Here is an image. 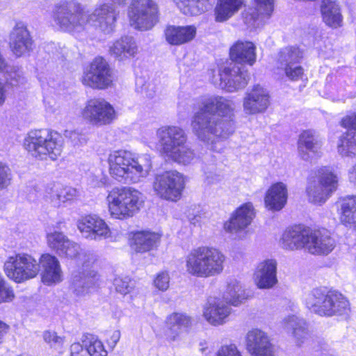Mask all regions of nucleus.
I'll list each match as a JSON object with an SVG mask.
<instances>
[{"label": "nucleus", "instance_id": "nucleus-7", "mask_svg": "<svg viewBox=\"0 0 356 356\" xmlns=\"http://www.w3.org/2000/svg\"><path fill=\"white\" fill-rule=\"evenodd\" d=\"M24 145L33 157L42 160L48 156L54 161L61 154L63 139L56 131L35 129L29 132Z\"/></svg>", "mask_w": 356, "mask_h": 356}, {"label": "nucleus", "instance_id": "nucleus-37", "mask_svg": "<svg viewBox=\"0 0 356 356\" xmlns=\"http://www.w3.org/2000/svg\"><path fill=\"white\" fill-rule=\"evenodd\" d=\"M161 236L155 232H138L133 236V249L138 252H145L156 248L160 243Z\"/></svg>", "mask_w": 356, "mask_h": 356}, {"label": "nucleus", "instance_id": "nucleus-1", "mask_svg": "<svg viewBox=\"0 0 356 356\" xmlns=\"http://www.w3.org/2000/svg\"><path fill=\"white\" fill-rule=\"evenodd\" d=\"M234 103L223 97H204L193 116L191 127L194 134L213 152H222L225 140L234 131Z\"/></svg>", "mask_w": 356, "mask_h": 356}, {"label": "nucleus", "instance_id": "nucleus-39", "mask_svg": "<svg viewBox=\"0 0 356 356\" xmlns=\"http://www.w3.org/2000/svg\"><path fill=\"white\" fill-rule=\"evenodd\" d=\"M243 0H217L214 10L215 20L225 22L232 17L241 9Z\"/></svg>", "mask_w": 356, "mask_h": 356}, {"label": "nucleus", "instance_id": "nucleus-36", "mask_svg": "<svg viewBox=\"0 0 356 356\" xmlns=\"http://www.w3.org/2000/svg\"><path fill=\"white\" fill-rule=\"evenodd\" d=\"M265 204L268 209L279 211L287 200V189L285 184L277 182L270 186L265 196Z\"/></svg>", "mask_w": 356, "mask_h": 356}, {"label": "nucleus", "instance_id": "nucleus-9", "mask_svg": "<svg viewBox=\"0 0 356 356\" xmlns=\"http://www.w3.org/2000/svg\"><path fill=\"white\" fill-rule=\"evenodd\" d=\"M40 270L39 261L28 254L10 256L4 264L6 275L17 283L35 277Z\"/></svg>", "mask_w": 356, "mask_h": 356}, {"label": "nucleus", "instance_id": "nucleus-30", "mask_svg": "<svg viewBox=\"0 0 356 356\" xmlns=\"http://www.w3.org/2000/svg\"><path fill=\"white\" fill-rule=\"evenodd\" d=\"M42 268V280L47 285L56 284L62 280L63 273L58 259L49 254H42L39 261Z\"/></svg>", "mask_w": 356, "mask_h": 356}, {"label": "nucleus", "instance_id": "nucleus-38", "mask_svg": "<svg viewBox=\"0 0 356 356\" xmlns=\"http://www.w3.org/2000/svg\"><path fill=\"white\" fill-rule=\"evenodd\" d=\"M282 325L286 332L292 333L298 345L300 346L307 338V326L303 318L296 315H290L283 319Z\"/></svg>", "mask_w": 356, "mask_h": 356}, {"label": "nucleus", "instance_id": "nucleus-45", "mask_svg": "<svg viewBox=\"0 0 356 356\" xmlns=\"http://www.w3.org/2000/svg\"><path fill=\"white\" fill-rule=\"evenodd\" d=\"M302 58L303 52L298 47H285L279 53L277 59L279 67L291 64L300 63Z\"/></svg>", "mask_w": 356, "mask_h": 356}, {"label": "nucleus", "instance_id": "nucleus-58", "mask_svg": "<svg viewBox=\"0 0 356 356\" xmlns=\"http://www.w3.org/2000/svg\"><path fill=\"white\" fill-rule=\"evenodd\" d=\"M204 171L205 175V179L208 184H214L220 181V175L212 171L207 170L206 169H204Z\"/></svg>", "mask_w": 356, "mask_h": 356}, {"label": "nucleus", "instance_id": "nucleus-6", "mask_svg": "<svg viewBox=\"0 0 356 356\" xmlns=\"http://www.w3.org/2000/svg\"><path fill=\"white\" fill-rule=\"evenodd\" d=\"M143 194L131 187H115L108 193L106 203L111 218L127 220L133 217L143 203Z\"/></svg>", "mask_w": 356, "mask_h": 356}, {"label": "nucleus", "instance_id": "nucleus-63", "mask_svg": "<svg viewBox=\"0 0 356 356\" xmlns=\"http://www.w3.org/2000/svg\"><path fill=\"white\" fill-rule=\"evenodd\" d=\"M112 3H109L110 5L113 6L114 9H115V6H123L127 4V2L128 0H110ZM117 11V10H115ZM117 14H118V12H116ZM118 15H117L118 16Z\"/></svg>", "mask_w": 356, "mask_h": 356}, {"label": "nucleus", "instance_id": "nucleus-46", "mask_svg": "<svg viewBox=\"0 0 356 356\" xmlns=\"http://www.w3.org/2000/svg\"><path fill=\"white\" fill-rule=\"evenodd\" d=\"M84 346L87 348L88 356H107L108 352L103 343L92 335L86 337L83 340Z\"/></svg>", "mask_w": 356, "mask_h": 356}, {"label": "nucleus", "instance_id": "nucleus-53", "mask_svg": "<svg viewBox=\"0 0 356 356\" xmlns=\"http://www.w3.org/2000/svg\"><path fill=\"white\" fill-rule=\"evenodd\" d=\"M64 135L74 146L83 145L86 142L85 136L76 130H65Z\"/></svg>", "mask_w": 356, "mask_h": 356}, {"label": "nucleus", "instance_id": "nucleus-43", "mask_svg": "<svg viewBox=\"0 0 356 356\" xmlns=\"http://www.w3.org/2000/svg\"><path fill=\"white\" fill-rule=\"evenodd\" d=\"M180 11L186 15H197L209 10L213 0H175Z\"/></svg>", "mask_w": 356, "mask_h": 356}, {"label": "nucleus", "instance_id": "nucleus-20", "mask_svg": "<svg viewBox=\"0 0 356 356\" xmlns=\"http://www.w3.org/2000/svg\"><path fill=\"white\" fill-rule=\"evenodd\" d=\"M82 236L90 240H101L110 235V229L106 222L97 215H88L77 222Z\"/></svg>", "mask_w": 356, "mask_h": 356}, {"label": "nucleus", "instance_id": "nucleus-59", "mask_svg": "<svg viewBox=\"0 0 356 356\" xmlns=\"http://www.w3.org/2000/svg\"><path fill=\"white\" fill-rule=\"evenodd\" d=\"M9 325L6 323L0 321V344L4 341V338L9 330Z\"/></svg>", "mask_w": 356, "mask_h": 356}, {"label": "nucleus", "instance_id": "nucleus-51", "mask_svg": "<svg viewBox=\"0 0 356 356\" xmlns=\"http://www.w3.org/2000/svg\"><path fill=\"white\" fill-rule=\"evenodd\" d=\"M6 70L8 73L6 78L7 81L9 82L10 85L17 86L24 83L25 78L22 70L16 69L15 67H10V71L8 70V68Z\"/></svg>", "mask_w": 356, "mask_h": 356}, {"label": "nucleus", "instance_id": "nucleus-41", "mask_svg": "<svg viewBox=\"0 0 356 356\" xmlns=\"http://www.w3.org/2000/svg\"><path fill=\"white\" fill-rule=\"evenodd\" d=\"M248 298V296L242 284L238 280L231 279L227 282L222 299L227 304L236 307L243 303Z\"/></svg>", "mask_w": 356, "mask_h": 356}, {"label": "nucleus", "instance_id": "nucleus-40", "mask_svg": "<svg viewBox=\"0 0 356 356\" xmlns=\"http://www.w3.org/2000/svg\"><path fill=\"white\" fill-rule=\"evenodd\" d=\"M341 222L353 227L356 231V195H348L339 203Z\"/></svg>", "mask_w": 356, "mask_h": 356}, {"label": "nucleus", "instance_id": "nucleus-33", "mask_svg": "<svg viewBox=\"0 0 356 356\" xmlns=\"http://www.w3.org/2000/svg\"><path fill=\"white\" fill-rule=\"evenodd\" d=\"M320 8L323 21L327 26L332 29L342 26L343 17L337 0H321Z\"/></svg>", "mask_w": 356, "mask_h": 356}, {"label": "nucleus", "instance_id": "nucleus-50", "mask_svg": "<svg viewBox=\"0 0 356 356\" xmlns=\"http://www.w3.org/2000/svg\"><path fill=\"white\" fill-rule=\"evenodd\" d=\"M15 297L12 287L0 273V303L10 302Z\"/></svg>", "mask_w": 356, "mask_h": 356}, {"label": "nucleus", "instance_id": "nucleus-47", "mask_svg": "<svg viewBox=\"0 0 356 356\" xmlns=\"http://www.w3.org/2000/svg\"><path fill=\"white\" fill-rule=\"evenodd\" d=\"M43 339L51 348L56 350H61L65 342V337L59 336L56 332L50 330L43 332Z\"/></svg>", "mask_w": 356, "mask_h": 356}, {"label": "nucleus", "instance_id": "nucleus-48", "mask_svg": "<svg viewBox=\"0 0 356 356\" xmlns=\"http://www.w3.org/2000/svg\"><path fill=\"white\" fill-rule=\"evenodd\" d=\"M280 68L284 70L286 76L292 81L301 79L304 75V69L300 65V63L291 64L280 67Z\"/></svg>", "mask_w": 356, "mask_h": 356}, {"label": "nucleus", "instance_id": "nucleus-35", "mask_svg": "<svg viewBox=\"0 0 356 356\" xmlns=\"http://www.w3.org/2000/svg\"><path fill=\"white\" fill-rule=\"evenodd\" d=\"M96 282V275L93 271L76 270L72 273L70 288L76 296H84Z\"/></svg>", "mask_w": 356, "mask_h": 356}, {"label": "nucleus", "instance_id": "nucleus-14", "mask_svg": "<svg viewBox=\"0 0 356 356\" xmlns=\"http://www.w3.org/2000/svg\"><path fill=\"white\" fill-rule=\"evenodd\" d=\"M219 76L220 86L229 92L243 89L250 80V74L245 67L236 63L220 69Z\"/></svg>", "mask_w": 356, "mask_h": 356}, {"label": "nucleus", "instance_id": "nucleus-12", "mask_svg": "<svg viewBox=\"0 0 356 356\" xmlns=\"http://www.w3.org/2000/svg\"><path fill=\"white\" fill-rule=\"evenodd\" d=\"M337 185V175L327 168H321L318 171V181L309 182L307 186L309 201L319 204L325 203L336 191Z\"/></svg>", "mask_w": 356, "mask_h": 356}, {"label": "nucleus", "instance_id": "nucleus-24", "mask_svg": "<svg viewBox=\"0 0 356 356\" xmlns=\"http://www.w3.org/2000/svg\"><path fill=\"white\" fill-rule=\"evenodd\" d=\"M191 323V318L185 313L174 312L168 315L163 330L165 340L169 343L179 341L181 334L187 331Z\"/></svg>", "mask_w": 356, "mask_h": 356}, {"label": "nucleus", "instance_id": "nucleus-15", "mask_svg": "<svg viewBox=\"0 0 356 356\" xmlns=\"http://www.w3.org/2000/svg\"><path fill=\"white\" fill-rule=\"evenodd\" d=\"M270 95L267 89L259 84L248 88L245 94L243 111L248 115H256L266 112L270 106Z\"/></svg>", "mask_w": 356, "mask_h": 356}, {"label": "nucleus", "instance_id": "nucleus-52", "mask_svg": "<svg viewBox=\"0 0 356 356\" xmlns=\"http://www.w3.org/2000/svg\"><path fill=\"white\" fill-rule=\"evenodd\" d=\"M11 177L10 168L0 161V190L6 188L10 184Z\"/></svg>", "mask_w": 356, "mask_h": 356}, {"label": "nucleus", "instance_id": "nucleus-56", "mask_svg": "<svg viewBox=\"0 0 356 356\" xmlns=\"http://www.w3.org/2000/svg\"><path fill=\"white\" fill-rule=\"evenodd\" d=\"M70 356H88L87 348L84 343H73L70 346Z\"/></svg>", "mask_w": 356, "mask_h": 356}, {"label": "nucleus", "instance_id": "nucleus-21", "mask_svg": "<svg viewBox=\"0 0 356 356\" xmlns=\"http://www.w3.org/2000/svg\"><path fill=\"white\" fill-rule=\"evenodd\" d=\"M341 123L348 129L339 139L338 152L342 156L355 158L356 157V114L343 118Z\"/></svg>", "mask_w": 356, "mask_h": 356}, {"label": "nucleus", "instance_id": "nucleus-10", "mask_svg": "<svg viewBox=\"0 0 356 356\" xmlns=\"http://www.w3.org/2000/svg\"><path fill=\"white\" fill-rule=\"evenodd\" d=\"M152 187L159 197L176 202L180 199L184 189V177L177 170L165 171L155 176Z\"/></svg>", "mask_w": 356, "mask_h": 356}, {"label": "nucleus", "instance_id": "nucleus-16", "mask_svg": "<svg viewBox=\"0 0 356 356\" xmlns=\"http://www.w3.org/2000/svg\"><path fill=\"white\" fill-rule=\"evenodd\" d=\"M161 152L165 157L171 152L187 142L185 131L178 126H163L156 131Z\"/></svg>", "mask_w": 356, "mask_h": 356}, {"label": "nucleus", "instance_id": "nucleus-3", "mask_svg": "<svg viewBox=\"0 0 356 356\" xmlns=\"http://www.w3.org/2000/svg\"><path fill=\"white\" fill-rule=\"evenodd\" d=\"M107 161L111 176L116 181L127 184L140 181L152 169L150 155L138 154L127 150L111 152Z\"/></svg>", "mask_w": 356, "mask_h": 356}, {"label": "nucleus", "instance_id": "nucleus-8", "mask_svg": "<svg viewBox=\"0 0 356 356\" xmlns=\"http://www.w3.org/2000/svg\"><path fill=\"white\" fill-rule=\"evenodd\" d=\"M128 17L134 29L140 31L151 30L159 21V6L153 0H132Z\"/></svg>", "mask_w": 356, "mask_h": 356}, {"label": "nucleus", "instance_id": "nucleus-13", "mask_svg": "<svg viewBox=\"0 0 356 356\" xmlns=\"http://www.w3.org/2000/svg\"><path fill=\"white\" fill-rule=\"evenodd\" d=\"M83 118L95 127L111 124L116 118L113 106L104 99H92L87 102L81 111Z\"/></svg>", "mask_w": 356, "mask_h": 356}, {"label": "nucleus", "instance_id": "nucleus-44", "mask_svg": "<svg viewBox=\"0 0 356 356\" xmlns=\"http://www.w3.org/2000/svg\"><path fill=\"white\" fill-rule=\"evenodd\" d=\"M165 157L182 165L193 164L197 159L195 150L187 144V142L171 152Z\"/></svg>", "mask_w": 356, "mask_h": 356}, {"label": "nucleus", "instance_id": "nucleus-29", "mask_svg": "<svg viewBox=\"0 0 356 356\" xmlns=\"http://www.w3.org/2000/svg\"><path fill=\"white\" fill-rule=\"evenodd\" d=\"M307 236L308 227L301 225H295L284 232L280 243L285 250H298L305 248Z\"/></svg>", "mask_w": 356, "mask_h": 356}, {"label": "nucleus", "instance_id": "nucleus-54", "mask_svg": "<svg viewBox=\"0 0 356 356\" xmlns=\"http://www.w3.org/2000/svg\"><path fill=\"white\" fill-rule=\"evenodd\" d=\"M154 286L160 291H166L169 287L170 277L168 273H159L154 280Z\"/></svg>", "mask_w": 356, "mask_h": 356}, {"label": "nucleus", "instance_id": "nucleus-19", "mask_svg": "<svg viewBox=\"0 0 356 356\" xmlns=\"http://www.w3.org/2000/svg\"><path fill=\"white\" fill-rule=\"evenodd\" d=\"M322 139L313 130L302 131L298 140V153L305 161L312 162L321 156Z\"/></svg>", "mask_w": 356, "mask_h": 356}, {"label": "nucleus", "instance_id": "nucleus-61", "mask_svg": "<svg viewBox=\"0 0 356 356\" xmlns=\"http://www.w3.org/2000/svg\"><path fill=\"white\" fill-rule=\"evenodd\" d=\"M120 338V332L119 330H115L112 332L110 339L109 343L114 347Z\"/></svg>", "mask_w": 356, "mask_h": 356}, {"label": "nucleus", "instance_id": "nucleus-34", "mask_svg": "<svg viewBox=\"0 0 356 356\" xmlns=\"http://www.w3.org/2000/svg\"><path fill=\"white\" fill-rule=\"evenodd\" d=\"M196 35L194 26H168L165 30L166 41L171 45H181L191 41Z\"/></svg>", "mask_w": 356, "mask_h": 356}, {"label": "nucleus", "instance_id": "nucleus-49", "mask_svg": "<svg viewBox=\"0 0 356 356\" xmlns=\"http://www.w3.org/2000/svg\"><path fill=\"white\" fill-rule=\"evenodd\" d=\"M116 291L126 295L134 287V282L129 277H116L113 280Z\"/></svg>", "mask_w": 356, "mask_h": 356}, {"label": "nucleus", "instance_id": "nucleus-18", "mask_svg": "<svg viewBox=\"0 0 356 356\" xmlns=\"http://www.w3.org/2000/svg\"><path fill=\"white\" fill-rule=\"evenodd\" d=\"M335 246V240L331 237L327 230H312L308 227L305 248L309 253L316 255H327Z\"/></svg>", "mask_w": 356, "mask_h": 356}, {"label": "nucleus", "instance_id": "nucleus-17", "mask_svg": "<svg viewBox=\"0 0 356 356\" xmlns=\"http://www.w3.org/2000/svg\"><path fill=\"white\" fill-rule=\"evenodd\" d=\"M10 48L17 57L29 55L33 49V40L27 26L22 22L15 24L10 34Z\"/></svg>", "mask_w": 356, "mask_h": 356}, {"label": "nucleus", "instance_id": "nucleus-64", "mask_svg": "<svg viewBox=\"0 0 356 356\" xmlns=\"http://www.w3.org/2000/svg\"><path fill=\"white\" fill-rule=\"evenodd\" d=\"M200 219H201V217L199 215H195L192 218H189V220H190L191 223L194 225L195 226L200 225Z\"/></svg>", "mask_w": 356, "mask_h": 356}, {"label": "nucleus", "instance_id": "nucleus-31", "mask_svg": "<svg viewBox=\"0 0 356 356\" xmlns=\"http://www.w3.org/2000/svg\"><path fill=\"white\" fill-rule=\"evenodd\" d=\"M138 47L133 36L124 35L115 40L109 47L110 54L119 60L136 56Z\"/></svg>", "mask_w": 356, "mask_h": 356}, {"label": "nucleus", "instance_id": "nucleus-42", "mask_svg": "<svg viewBox=\"0 0 356 356\" xmlns=\"http://www.w3.org/2000/svg\"><path fill=\"white\" fill-rule=\"evenodd\" d=\"M78 195L76 189L72 187L52 188L47 191L44 196L47 202L54 207H59L62 204L73 200Z\"/></svg>", "mask_w": 356, "mask_h": 356}, {"label": "nucleus", "instance_id": "nucleus-23", "mask_svg": "<svg viewBox=\"0 0 356 356\" xmlns=\"http://www.w3.org/2000/svg\"><path fill=\"white\" fill-rule=\"evenodd\" d=\"M49 247L60 257L74 259L83 254L80 245L70 240L62 232H54L47 236Z\"/></svg>", "mask_w": 356, "mask_h": 356}, {"label": "nucleus", "instance_id": "nucleus-28", "mask_svg": "<svg viewBox=\"0 0 356 356\" xmlns=\"http://www.w3.org/2000/svg\"><path fill=\"white\" fill-rule=\"evenodd\" d=\"M255 216V211L252 203L242 204L226 222L224 228L229 232H236L248 227Z\"/></svg>", "mask_w": 356, "mask_h": 356}, {"label": "nucleus", "instance_id": "nucleus-4", "mask_svg": "<svg viewBox=\"0 0 356 356\" xmlns=\"http://www.w3.org/2000/svg\"><path fill=\"white\" fill-rule=\"evenodd\" d=\"M225 255L207 246L194 248L186 257V269L191 275L207 278L220 275L224 269Z\"/></svg>", "mask_w": 356, "mask_h": 356}, {"label": "nucleus", "instance_id": "nucleus-26", "mask_svg": "<svg viewBox=\"0 0 356 356\" xmlns=\"http://www.w3.org/2000/svg\"><path fill=\"white\" fill-rule=\"evenodd\" d=\"M232 312V308L220 298H211L204 307L203 316L213 325L225 323Z\"/></svg>", "mask_w": 356, "mask_h": 356}, {"label": "nucleus", "instance_id": "nucleus-27", "mask_svg": "<svg viewBox=\"0 0 356 356\" xmlns=\"http://www.w3.org/2000/svg\"><path fill=\"white\" fill-rule=\"evenodd\" d=\"M276 260L266 259L260 262L254 273V280L259 289H269L277 283Z\"/></svg>", "mask_w": 356, "mask_h": 356}, {"label": "nucleus", "instance_id": "nucleus-22", "mask_svg": "<svg viewBox=\"0 0 356 356\" xmlns=\"http://www.w3.org/2000/svg\"><path fill=\"white\" fill-rule=\"evenodd\" d=\"M245 339L247 350L252 356H275L274 346L263 330L252 329L247 333Z\"/></svg>", "mask_w": 356, "mask_h": 356}, {"label": "nucleus", "instance_id": "nucleus-11", "mask_svg": "<svg viewBox=\"0 0 356 356\" xmlns=\"http://www.w3.org/2000/svg\"><path fill=\"white\" fill-rule=\"evenodd\" d=\"M113 76L107 61L102 57L95 58L85 69L82 83L92 89L104 90L113 84Z\"/></svg>", "mask_w": 356, "mask_h": 356}, {"label": "nucleus", "instance_id": "nucleus-25", "mask_svg": "<svg viewBox=\"0 0 356 356\" xmlns=\"http://www.w3.org/2000/svg\"><path fill=\"white\" fill-rule=\"evenodd\" d=\"M273 8L274 0H252L244 13V22L250 27H259L270 17Z\"/></svg>", "mask_w": 356, "mask_h": 356}, {"label": "nucleus", "instance_id": "nucleus-5", "mask_svg": "<svg viewBox=\"0 0 356 356\" xmlns=\"http://www.w3.org/2000/svg\"><path fill=\"white\" fill-rule=\"evenodd\" d=\"M305 306L312 312L321 316H333L346 314L350 310L347 298L337 291L315 288L305 295Z\"/></svg>", "mask_w": 356, "mask_h": 356}, {"label": "nucleus", "instance_id": "nucleus-32", "mask_svg": "<svg viewBox=\"0 0 356 356\" xmlns=\"http://www.w3.org/2000/svg\"><path fill=\"white\" fill-rule=\"evenodd\" d=\"M254 44L249 41H238L230 49V58L238 65L248 64L253 65L257 55Z\"/></svg>", "mask_w": 356, "mask_h": 356}, {"label": "nucleus", "instance_id": "nucleus-55", "mask_svg": "<svg viewBox=\"0 0 356 356\" xmlns=\"http://www.w3.org/2000/svg\"><path fill=\"white\" fill-rule=\"evenodd\" d=\"M217 356H242L235 345L224 346L218 351Z\"/></svg>", "mask_w": 356, "mask_h": 356}, {"label": "nucleus", "instance_id": "nucleus-60", "mask_svg": "<svg viewBox=\"0 0 356 356\" xmlns=\"http://www.w3.org/2000/svg\"><path fill=\"white\" fill-rule=\"evenodd\" d=\"M6 84L0 80V106H1L6 99Z\"/></svg>", "mask_w": 356, "mask_h": 356}, {"label": "nucleus", "instance_id": "nucleus-57", "mask_svg": "<svg viewBox=\"0 0 356 356\" xmlns=\"http://www.w3.org/2000/svg\"><path fill=\"white\" fill-rule=\"evenodd\" d=\"M204 171L205 175V179L208 184H214L220 181V175L212 171L207 170L206 169H204Z\"/></svg>", "mask_w": 356, "mask_h": 356}, {"label": "nucleus", "instance_id": "nucleus-2", "mask_svg": "<svg viewBox=\"0 0 356 356\" xmlns=\"http://www.w3.org/2000/svg\"><path fill=\"white\" fill-rule=\"evenodd\" d=\"M117 13L109 3L97 4L91 11H85L76 0H61L52 10V18L58 29L64 32H79L87 25L104 34L112 33L115 29Z\"/></svg>", "mask_w": 356, "mask_h": 356}, {"label": "nucleus", "instance_id": "nucleus-62", "mask_svg": "<svg viewBox=\"0 0 356 356\" xmlns=\"http://www.w3.org/2000/svg\"><path fill=\"white\" fill-rule=\"evenodd\" d=\"M349 181L356 185V163L348 170Z\"/></svg>", "mask_w": 356, "mask_h": 356}]
</instances>
